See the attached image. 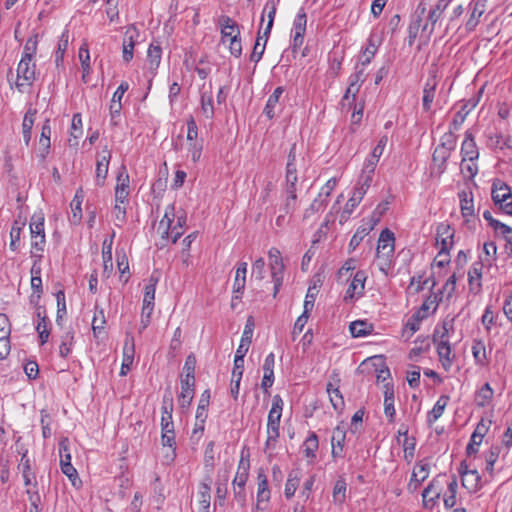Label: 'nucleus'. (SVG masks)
I'll return each mask as SVG.
<instances>
[{
	"mask_svg": "<svg viewBox=\"0 0 512 512\" xmlns=\"http://www.w3.org/2000/svg\"><path fill=\"white\" fill-rule=\"evenodd\" d=\"M395 251L394 233L385 228L381 231L377 245V258L380 260V270L387 274L391 267L392 259Z\"/></svg>",
	"mask_w": 512,
	"mask_h": 512,
	"instance_id": "1",
	"label": "nucleus"
},
{
	"mask_svg": "<svg viewBox=\"0 0 512 512\" xmlns=\"http://www.w3.org/2000/svg\"><path fill=\"white\" fill-rule=\"evenodd\" d=\"M283 400L280 395H275L272 400V407L267 420V440L266 448H274L279 438V427L282 416Z\"/></svg>",
	"mask_w": 512,
	"mask_h": 512,
	"instance_id": "2",
	"label": "nucleus"
},
{
	"mask_svg": "<svg viewBox=\"0 0 512 512\" xmlns=\"http://www.w3.org/2000/svg\"><path fill=\"white\" fill-rule=\"evenodd\" d=\"M445 475L433 478L422 491V504L425 509L432 510L438 503L444 488Z\"/></svg>",
	"mask_w": 512,
	"mask_h": 512,
	"instance_id": "3",
	"label": "nucleus"
},
{
	"mask_svg": "<svg viewBox=\"0 0 512 512\" xmlns=\"http://www.w3.org/2000/svg\"><path fill=\"white\" fill-rule=\"evenodd\" d=\"M220 30V43L226 45L241 36L240 25L228 15H221L216 21Z\"/></svg>",
	"mask_w": 512,
	"mask_h": 512,
	"instance_id": "4",
	"label": "nucleus"
},
{
	"mask_svg": "<svg viewBox=\"0 0 512 512\" xmlns=\"http://www.w3.org/2000/svg\"><path fill=\"white\" fill-rule=\"evenodd\" d=\"M175 219V206L174 204H170L167 206L165 210V214L159 223V229L163 228L162 238H171L172 243H176L178 239L183 235V229L173 226L172 224Z\"/></svg>",
	"mask_w": 512,
	"mask_h": 512,
	"instance_id": "5",
	"label": "nucleus"
},
{
	"mask_svg": "<svg viewBox=\"0 0 512 512\" xmlns=\"http://www.w3.org/2000/svg\"><path fill=\"white\" fill-rule=\"evenodd\" d=\"M268 256L270 260L271 277L274 283L273 296L276 297L283 284L284 264L281 253L277 248H271L268 252Z\"/></svg>",
	"mask_w": 512,
	"mask_h": 512,
	"instance_id": "6",
	"label": "nucleus"
},
{
	"mask_svg": "<svg viewBox=\"0 0 512 512\" xmlns=\"http://www.w3.org/2000/svg\"><path fill=\"white\" fill-rule=\"evenodd\" d=\"M36 80V63L32 61L20 59L17 67V78L15 81L16 88L22 92L24 84L31 86Z\"/></svg>",
	"mask_w": 512,
	"mask_h": 512,
	"instance_id": "7",
	"label": "nucleus"
},
{
	"mask_svg": "<svg viewBox=\"0 0 512 512\" xmlns=\"http://www.w3.org/2000/svg\"><path fill=\"white\" fill-rule=\"evenodd\" d=\"M297 183L298 174H285V185L284 190L286 198L282 209L286 214H291L295 211L297 205Z\"/></svg>",
	"mask_w": 512,
	"mask_h": 512,
	"instance_id": "8",
	"label": "nucleus"
},
{
	"mask_svg": "<svg viewBox=\"0 0 512 512\" xmlns=\"http://www.w3.org/2000/svg\"><path fill=\"white\" fill-rule=\"evenodd\" d=\"M454 230L445 223H440L436 229V242L440 244L441 248L437 257L448 256L450 249L453 246Z\"/></svg>",
	"mask_w": 512,
	"mask_h": 512,
	"instance_id": "9",
	"label": "nucleus"
},
{
	"mask_svg": "<svg viewBox=\"0 0 512 512\" xmlns=\"http://www.w3.org/2000/svg\"><path fill=\"white\" fill-rule=\"evenodd\" d=\"M483 93L481 88L473 97L466 100L461 109L455 113L452 122L450 123L453 130H459L465 121L468 114L478 105Z\"/></svg>",
	"mask_w": 512,
	"mask_h": 512,
	"instance_id": "10",
	"label": "nucleus"
},
{
	"mask_svg": "<svg viewBox=\"0 0 512 512\" xmlns=\"http://www.w3.org/2000/svg\"><path fill=\"white\" fill-rule=\"evenodd\" d=\"M139 37L140 31L138 28L134 24L129 25L125 31L122 45V58L124 62L129 63L133 59L134 48L138 43Z\"/></svg>",
	"mask_w": 512,
	"mask_h": 512,
	"instance_id": "11",
	"label": "nucleus"
},
{
	"mask_svg": "<svg viewBox=\"0 0 512 512\" xmlns=\"http://www.w3.org/2000/svg\"><path fill=\"white\" fill-rule=\"evenodd\" d=\"M367 280V274L364 270H358L349 284L344 301L346 303L352 302L355 298H360L364 294L365 282Z\"/></svg>",
	"mask_w": 512,
	"mask_h": 512,
	"instance_id": "12",
	"label": "nucleus"
},
{
	"mask_svg": "<svg viewBox=\"0 0 512 512\" xmlns=\"http://www.w3.org/2000/svg\"><path fill=\"white\" fill-rule=\"evenodd\" d=\"M438 85L436 71H430L429 77L423 87L422 107L425 112H430Z\"/></svg>",
	"mask_w": 512,
	"mask_h": 512,
	"instance_id": "13",
	"label": "nucleus"
},
{
	"mask_svg": "<svg viewBox=\"0 0 512 512\" xmlns=\"http://www.w3.org/2000/svg\"><path fill=\"white\" fill-rule=\"evenodd\" d=\"M10 321L5 314H0V360H4L10 353Z\"/></svg>",
	"mask_w": 512,
	"mask_h": 512,
	"instance_id": "14",
	"label": "nucleus"
},
{
	"mask_svg": "<svg viewBox=\"0 0 512 512\" xmlns=\"http://www.w3.org/2000/svg\"><path fill=\"white\" fill-rule=\"evenodd\" d=\"M429 468V464L423 463V461H419L418 463H416L412 471L410 481L407 485V490L410 493L416 492L418 488L421 486L422 482L428 478Z\"/></svg>",
	"mask_w": 512,
	"mask_h": 512,
	"instance_id": "15",
	"label": "nucleus"
},
{
	"mask_svg": "<svg viewBox=\"0 0 512 512\" xmlns=\"http://www.w3.org/2000/svg\"><path fill=\"white\" fill-rule=\"evenodd\" d=\"M111 159V151L105 147L98 156L96 162V185L101 187L105 184V180L108 174L109 162Z\"/></svg>",
	"mask_w": 512,
	"mask_h": 512,
	"instance_id": "16",
	"label": "nucleus"
},
{
	"mask_svg": "<svg viewBox=\"0 0 512 512\" xmlns=\"http://www.w3.org/2000/svg\"><path fill=\"white\" fill-rule=\"evenodd\" d=\"M462 162L470 161L474 162L479 158V151L476 145L474 135L471 131L465 132V139L461 145Z\"/></svg>",
	"mask_w": 512,
	"mask_h": 512,
	"instance_id": "17",
	"label": "nucleus"
},
{
	"mask_svg": "<svg viewBox=\"0 0 512 512\" xmlns=\"http://www.w3.org/2000/svg\"><path fill=\"white\" fill-rule=\"evenodd\" d=\"M249 469V452L247 451L245 455V449L243 448L241 451V458L238 463L237 472L232 482L233 486L245 487L249 477Z\"/></svg>",
	"mask_w": 512,
	"mask_h": 512,
	"instance_id": "18",
	"label": "nucleus"
},
{
	"mask_svg": "<svg viewBox=\"0 0 512 512\" xmlns=\"http://www.w3.org/2000/svg\"><path fill=\"white\" fill-rule=\"evenodd\" d=\"M332 377H336V385L332 382L327 383L326 391L329 394L330 402L332 407L338 412L341 413L345 407V402L342 393L339 390V382L338 373L335 371L332 374Z\"/></svg>",
	"mask_w": 512,
	"mask_h": 512,
	"instance_id": "19",
	"label": "nucleus"
},
{
	"mask_svg": "<svg viewBox=\"0 0 512 512\" xmlns=\"http://www.w3.org/2000/svg\"><path fill=\"white\" fill-rule=\"evenodd\" d=\"M346 439V430L344 427L338 425L334 428L332 437H331V456L333 459L343 458L344 457V445Z\"/></svg>",
	"mask_w": 512,
	"mask_h": 512,
	"instance_id": "20",
	"label": "nucleus"
},
{
	"mask_svg": "<svg viewBox=\"0 0 512 512\" xmlns=\"http://www.w3.org/2000/svg\"><path fill=\"white\" fill-rule=\"evenodd\" d=\"M487 432H488V426H486L484 421L481 420L477 424L474 432L472 433V435L470 437V441L466 447L467 456L471 457V456H474L477 454L478 447L481 444V442Z\"/></svg>",
	"mask_w": 512,
	"mask_h": 512,
	"instance_id": "21",
	"label": "nucleus"
},
{
	"mask_svg": "<svg viewBox=\"0 0 512 512\" xmlns=\"http://www.w3.org/2000/svg\"><path fill=\"white\" fill-rule=\"evenodd\" d=\"M228 481H229V472L224 470L223 473L218 472L216 479V492H215V502L214 505H219L223 507L225 505V500L228 494Z\"/></svg>",
	"mask_w": 512,
	"mask_h": 512,
	"instance_id": "22",
	"label": "nucleus"
},
{
	"mask_svg": "<svg viewBox=\"0 0 512 512\" xmlns=\"http://www.w3.org/2000/svg\"><path fill=\"white\" fill-rule=\"evenodd\" d=\"M181 392L178 395V402L182 409L190 406L195 393V380L180 378Z\"/></svg>",
	"mask_w": 512,
	"mask_h": 512,
	"instance_id": "23",
	"label": "nucleus"
},
{
	"mask_svg": "<svg viewBox=\"0 0 512 512\" xmlns=\"http://www.w3.org/2000/svg\"><path fill=\"white\" fill-rule=\"evenodd\" d=\"M436 345L437 354L439 357V361L443 367V369L448 372L450 371L456 355L453 353L451 345L449 342H441Z\"/></svg>",
	"mask_w": 512,
	"mask_h": 512,
	"instance_id": "24",
	"label": "nucleus"
},
{
	"mask_svg": "<svg viewBox=\"0 0 512 512\" xmlns=\"http://www.w3.org/2000/svg\"><path fill=\"white\" fill-rule=\"evenodd\" d=\"M491 197L496 205L512 198L511 188L502 180L496 179L492 184Z\"/></svg>",
	"mask_w": 512,
	"mask_h": 512,
	"instance_id": "25",
	"label": "nucleus"
},
{
	"mask_svg": "<svg viewBox=\"0 0 512 512\" xmlns=\"http://www.w3.org/2000/svg\"><path fill=\"white\" fill-rule=\"evenodd\" d=\"M123 172H119L117 176V185L115 187V200L117 203L123 204L129 195V175L126 169L122 167Z\"/></svg>",
	"mask_w": 512,
	"mask_h": 512,
	"instance_id": "26",
	"label": "nucleus"
},
{
	"mask_svg": "<svg viewBox=\"0 0 512 512\" xmlns=\"http://www.w3.org/2000/svg\"><path fill=\"white\" fill-rule=\"evenodd\" d=\"M454 318H445L441 323L437 324L432 334L434 344L441 342H449V332L453 329Z\"/></svg>",
	"mask_w": 512,
	"mask_h": 512,
	"instance_id": "27",
	"label": "nucleus"
},
{
	"mask_svg": "<svg viewBox=\"0 0 512 512\" xmlns=\"http://www.w3.org/2000/svg\"><path fill=\"white\" fill-rule=\"evenodd\" d=\"M161 444L163 447L171 449V454H166L165 458L169 461H173L176 457L177 448L174 427H161Z\"/></svg>",
	"mask_w": 512,
	"mask_h": 512,
	"instance_id": "28",
	"label": "nucleus"
},
{
	"mask_svg": "<svg viewBox=\"0 0 512 512\" xmlns=\"http://www.w3.org/2000/svg\"><path fill=\"white\" fill-rule=\"evenodd\" d=\"M210 476L205 478V481L201 482L199 485V504L200 509L198 512H210V501H211V487H210Z\"/></svg>",
	"mask_w": 512,
	"mask_h": 512,
	"instance_id": "29",
	"label": "nucleus"
},
{
	"mask_svg": "<svg viewBox=\"0 0 512 512\" xmlns=\"http://www.w3.org/2000/svg\"><path fill=\"white\" fill-rule=\"evenodd\" d=\"M484 5L480 4L479 1L471 2L469 4L470 16L465 23V29L467 32H472L478 26L480 18L484 13Z\"/></svg>",
	"mask_w": 512,
	"mask_h": 512,
	"instance_id": "30",
	"label": "nucleus"
},
{
	"mask_svg": "<svg viewBox=\"0 0 512 512\" xmlns=\"http://www.w3.org/2000/svg\"><path fill=\"white\" fill-rule=\"evenodd\" d=\"M459 473L462 478L463 486H467V481L469 480V478H473L474 483L470 486V488L473 491H476L480 488V481H481L480 475L478 474V472L476 470H468V465L466 464L465 461H462L460 463Z\"/></svg>",
	"mask_w": 512,
	"mask_h": 512,
	"instance_id": "31",
	"label": "nucleus"
},
{
	"mask_svg": "<svg viewBox=\"0 0 512 512\" xmlns=\"http://www.w3.org/2000/svg\"><path fill=\"white\" fill-rule=\"evenodd\" d=\"M458 197L460 200V210L461 215L464 218L474 215V201L472 192H467L462 190L458 193Z\"/></svg>",
	"mask_w": 512,
	"mask_h": 512,
	"instance_id": "32",
	"label": "nucleus"
},
{
	"mask_svg": "<svg viewBox=\"0 0 512 512\" xmlns=\"http://www.w3.org/2000/svg\"><path fill=\"white\" fill-rule=\"evenodd\" d=\"M257 500L258 502H269L270 490L268 487V479L265 472L260 469L257 473Z\"/></svg>",
	"mask_w": 512,
	"mask_h": 512,
	"instance_id": "33",
	"label": "nucleus"
},
{
	"mask_svg": "<svg viewBox=\"0 0 512 512\" xmlns=\"http://www.w3.org/2000/svg\"><path fill=\"white\" fill-rule=\"evenodd\" d=\"M50 136H51L50 120L46 119L44 121V123L42 124L41 136L39 139L40 156L42 159H45L46 156L49 154V149H50V145H51Z\"/></svg>",
	"mask_w": 512,
	"mask_h": 512,
	"instance_id": "34",
	"label": "nucleus"
},
{
	"mask_svg": "<svg viewBox=\"0 0 512 512\" xmlns=\"http://www.w3.org/2000/svg\"><path fill=\"white\" fill-rule=\"evenodd\" d=\"M494 390L491 388L490 384L487 382L481 388H479L474 397L475 404L478 407H486L493 399Z\"/></svg>",
	"mask_w": 512,
	"mask_h": 512,
	"instance_id": "35",
	"label": "nucleus"
},
{
	"mask_svg": "<svg viewBox=\"0 0 512 512\" xmlns=\"http://www.w3.org/2000/svg\"><path fill=\"white\" fill-rule=\"evenodd\" d=\"M472 355L477 365L485 366L488 364V357L484 341L481 339H474L472 344Z\"/></svg>",
	"mask_w": 512,
	"mask_h": 512,
	"instance_id": "36",
	"label": "nucleus"
},
{
	"mask_svg": "<svg viewBox=\"0 0 512 512\" xmlns=\"http://www.w3.org/2000/svg\"><path fill=\"white\" fill-rule=\"evenodd\" d=\"M37 113L36 109H28L24 115L22 122V130H23V140L25 144L28 146L31 140L32 128L35 121V115Z\"/></svg>",
	"mask_w": 512,
	"mask_h": 512,
	"instance_id": "37",
	"label": "nucleus"
},
{
	"mask_svg": "<svg viewBox=\"0 0 512 512\" xmlns=\"http://www.w3.org/2000/svg\"><path fill=\"white\" fill-rule=\"evenodd\" d=\"M284 92V88L279 86L277 87L273 93L269 96L267 103L264 108V114L269 118L273 119L275 117V109L279 104V99Z\"/></svg>",
	"mask_w": 512,
	"mask_h": 512,
	"instance_id": "38",
	"label": "nucleus"
},
{
	"mask_svg": "<svg viewBox=\"0 0 512 512\" xmlns=\"http://www.w3.org/2000/svg\"><path fill=\"white\" fill-rule=\"evenodd\" d=\"M319 448V440L318 436L315 432H311L309 436L306 438L302 445L303 453L306 458L315 459L316 452Z\"/></svg>",
	"mask_w": 512,
	"mask_h": 512,
	"instance_id": "39",
	"label": "nucleus"
},
{
	"mask_svg": "<svg viewBox=\"0 0 512 512\" xmlns=\"http://www.w3.org/2000/svg\"><path fill=\"white\" fill-rule=\"evenodd\" d=\"M69 30L68 29H65L60 38H59V42H58V45H57V50L55 52V64H56V67H60L63 65V60H64V54L68 48V43H69Z\"/></svg>",
	"mask_w": 512,
	"mask_h": 512,
	"instance_id": "40",
	"label": "nucleus"
},
{
	"mask_svg": "<svg viewBox=\"0 0 512 512\" xmlns=\"http://www.w3.org/2000/svg\"><path fill=\"white\" fill-rule=\"evenodd\" d=\"M162 48L159 43H151L147 51V60L151 70L155 71L160 65Z\"/></svg>",
	"mask_w": 512,
	"mask_h": 512,
	"instance_id": "41",
	"label": "nucleus"
},
{
	"mask_svg": "<svg viewBox=\"0 0 512 512\" xmlns=\"http://www.w3.org/2000/svg\"><path fill=\"white\" fill-rule=\"evenodd\" d=\"M451 153L437 146L432 154V161L437 165L439 174H443L447 168V161L450 158Z\"/></svg>",
	"mask_w": 512,
	"mask_h": 512,
	"instance_id": "42",
	"label": "nucleus"
},
{
	"mask_svg": "<svg viewBox=\"0 0 512 512\" xmlns=\"http://www.w3.org/2000/svg\"><path fill=\"white\" fill-rule=\"evenodd\" d=\"M300 482V471L293 469L289 472L287 482L285 485L284 494L287 499L294 496Z\"/></svg>",
	"mask_w": 512,
	"mask_h": 512,
	"instance_id": "43",
	"label": "nucleus"
},
{
	"mask_svg": "<svg viewBox=\"0 0 512 512\" xmlns=\"http://www.w3.org/2000/svg\"><path fill=\"white\" fill-rule=\"evenodd\" d=\"M82 192H83L82 189H79L76 192V194L70 204L71 212H72L71 222L74 225L79 224L82 219V208H81L82 201H83Z\"/></svg>",
	"mask_w": 512,
	"mask_h": 512,
	"instance_id": "44",
	"label": "nucleus"
},
{
	"mask_svg": "<svg viewBox=\"0 0 512 512\" xmlns=\"http://www.w3.org/2000/svg\"><path fill=\"white\" fill-rule=\"evenodd\" d=\"M481 263H475L468 273V282L470 291L478 293L481 289Z\"/></svg>",
	"mask_w": 512,
	"mask_h": 512,
	"instance_id": "45",
	"label": "nucleus"
},
{
	"mask_svg": "<svg viewBox=\"0 0 512 512\" xmlns=\"http://www.w3.org/2000/svg\"><path fill=\"white\" fill-rule=\"evenodd\" d=\"M201 111L207 119L214 117L213 94L211 89L209 91L201 92Z\"/></svg>",
	"mask_w": 512,
	"mask_h": 512,
	"instance_id": "46",
	"label": "nucleus"
},
{
	"mask_svg": "<svg viewBox=\"0 0 512 512\" xmlns=\"http://www.w3.org/2000/svg\"><path fill=\"white\" fill-rule=\"evenodd\" d=\"M350 333L353 337H364L371 334L373 330L372 324L367 321L357 320L350 324Z\"/></svg>",
	"mask_w": 512,
	"mask_h": 512,
	"instance_id": "47",
	"label": "nucleus"
},
{
	"mask_svg": "<svg viewBox=\"0 0 512 512\" xmlns=\"http://www.w3.org/2000/svg\"><path fill=\"white\" fill-rule=\"evenodd\" d=\"M457 480L455 477L447 483V489L443 495V501L446 508L450 509L456 504V493H457Z\"/></svg>",
	"mask_w": 512,
	"mask_h": 512,
	"instance_id": "48",
	"label": "nucleus"
},
{
	"mask_svg": "<svg viewBox=\"0 0 512 512\" xmlns=\"http://www.w3.org/2000/svg\"><path fill=\"white\" fill-rule=\"evenodd\" d=\"M20 465H22L24 485L31 486L36 481V476L31 470V464L29 458L27 457V451L22 454Z\"/></svg>",
	"mask_w": 512,
	"mask_h": 512,
	"instance_id": "49",
	"label": "nucleus"
},
{
	"mask_svg": "<svg viewBox=\"0 0 512 512\" xmlns=\"http://www.w3.org/2000/svg\"><path fill=\"white\" fill-rule=\"evenodd\" d=\"M449 397L446 395L440 396V398L435 403L433 409L428 413V423L431 425L438 418H440L444 412V409L448 403Z\"/></svg>",
	"mask_w": 512,
	"mask_h": 512,
	"instance_id": "50",
	"label": "nucleus"
},
{
	"mask_svg": "<svg viewBox=\"0 0 512 512\" xmlns=\"http://www.w3.org/2000/svg\"><path fill=\"white\" fill-rule=\"evenodd\" d=\"M328 200L320 196L319 194L317 197L312 201V203L309 205L308 208L305 209L303 218L308 219L311 216H313L315 213H318L320 211H323L326 206L328 205Z\"/></svg>",
	"mask_w": 512,
	"mask_h": 512,
	"instance_id": "51",
	"label": "nucleus"
},
{
	"mask_svg": "<svg viewBox=\"0 0 512 512\" xmlns=\"http://www.w3.org/2000/svg\"><path fill=\"white\" fill-rule=\"evenodd\" d=\"M37 47H38V35L34 34L30 36L23 48L22 57L25 60L32 61L34 60V57L37 53Z\"/></svg>",
	"mask_w": 512,
	"mask_h": 512,
	"instance_id": "52",
	"label": "nucleus"
},
{
	"mask_svg": "<svg viewBox=\"0 0 512 512\" xmlns=\"http://www.w3.org/2000/svg\"><path fill=\"white\" fill-rule=\"evenodd\" d=\"M372 230V227L369 226H360L355 234L352 236L349 245H348V252H353L363 241V239L370 233Z\"/></svg>",
	"mask_w": 512,
	"mask_h": 512,
	"instance_id": "53",
	"label": "nucleus"
},
{
	"mask_svg": "<svg viewBox=\"0 0 512 512\" xmlns=\"http://www.w3.org/2000/svg\"><path fill=\"white\" fill-rule=\"evenodd\" d=\"M74 343V332L72 330L67 331L61 340V344L59 346V355L62 358H67L71 351Z\"/></svg>",
	"mask_w": 512,
	"mask_h": 512,
	"instance_id": "54",
	"label": "nucleus"
},
{
	"mask_svg": "<svg viewBox=\"0 0 512 512\" xmlns=\"http://www.w3.org/2000/svg\"><path fill=\"white\" fill-rule=\"evenodd\" d=\"M196 357L193 353L189 354L183 366L182 373L180 374V378L182 379H192L195 380V369H196Z\"/></svg>",
	"mask_w": 512,
	"mask_h": 512,
	"instance_id": "55",
	"label": "nucleus"
},
{
	"mask_svg": "<svg viewBox=\"0 0 512 512\" xmlns=\"http://www.w3.org/2000/svg\"><path fill=\"white\" fill-rule=\"evenodd\" d=\"M456 130H453L451 127L448 132L444 133L441 137L439 147H442L446 151L452 153L455 150L457 144V135L454 133Z\"/></svg>",
	"mask_w": 512,
	"mask_h": 512,
	"instance_id": "56",
	"label": "nucleus"
},
{
	"mask_svg": "<svg viewBox=\"0 0 512 512\" xmlns=\"http://www.w3.org/2000/svg\"><path fill=\"white\" fill-rule=\"evenodd\" d=\"M441 300L438 299V295L437 294H434V295H430L423 303L422 305L418 308V310L414 313V314H419V316L421 317V320H424L426 319L428 316H429V309H430V306L431 305H435L434 306V309L433 311L436 310L437 306H438V302Z\"/></svg>",
	"mask_w": 512,
	"mask_h": 512,
	"instance_id": "57",
	"label": "nucleus"
},
{
	"mask_svg": "<svg viewBox=\"0 0 512 512\" xmlns=\"http://www.w3.org/2000/svg\"><path fill=\"white\" fill-rule=\"evenodd\" d=\"M210 397H211V395H210V390L209 389H206L201 394L195 418L203 419V418H207L208 417V407H209V404H210Z\"/></svg>",
	"mask_w": 512,
	"mask_h": 512,
	"instance_id": "58",
	"label": "nucleus"
},
{
	"mask_svg": "<svg viewBox=\"0 0 512 512\" xmlns=\"http://www.w3.org/2000/svg\"><path fill=\"white\" fill-rule=\"evenodd\" d=\"M372 182V177L361 174L357 186L354 188L353 196L362 200Z\"/></svg>",
	"mask_w": 512,
	"mask_h": 512,
	"instance_id": "59",
	"label": "nucleus"
},
{
	"mask_svg": "<svg viewBox=\"0 0 512 512\" xmlns=\"http://www.w3.org/2000/svg\"><path fill=\"white\" fill-rule=\"evenodd\" d=\"M30 231L32 238H38L45 235L44 232V217L42 215L34 214L31 218Z\"/></svg>",
	"mask_w": 512,
	"mask_h": 512,
	"instance_id": "60",
	"label": "nucleus"
},
{
	"mask_svg": "<svg viewBox=\"0 0 512 512\" xmlns=\"http://www.w3.org/2000/svg\"><path fill=\"white\" fill-rule=\"evenodd\" d=\"M346 488L347 484L344 479H338L333 488V500L335 503L342 504L346 498Z\"/></svg>",
	"mask_w": 512,
	"mask_h": 512,
	"instance_id": "61",
	"label": "nucleus"
},
{
	"mask_svg": "<svg viewBox=\"0 0 512 512\" xmlns=\"http://www.w3.org/2000/svg\"><path fill=\"white\" fill-rule=\"evenodd\" d=\"M60 466L62 473L69 478L74 487L78 488L82 482L78 477L77 470L72 466L71 463H61Z\"/></svg>",
	"mask_w": 512,
	"mask_h": 512,
	"instance_id": "62",
	"label": "nucleus"
},
{
	"mask_svg": "<svg viewBox=\"0 0 512 512\" xmlns=\"http://www.w3.org/2000/svg\"><path fill=\"white\" fill-rule=\"evenodd\" d=\"M374 360L378 361L379 363H374V366H376V372H377V381L384 382L388 378H390V370L385 365V362L383 360L382 356L374 357Z\"/></svg>",
	"mask_w": 512,
	"mask_h": 512,
	"instance_id": "63",
	"label": "nucleus"
},
{
	"mask_svg": "<svg viewBox=\"0 0 512 512\" xmlns=\"http://www.w3.org/2000/svg\"><path fill=\"white\" fill-rule=\"evenodd\" d=\"M307 25V15L304 8H300L294 21H293V32H301L305 34Z\"/></svg>",
	"mask_w": 512,
	"mask_h": 512,
	"instance_id": "64",
	"label": "nucleus"
}]
</instances>
